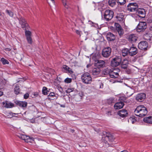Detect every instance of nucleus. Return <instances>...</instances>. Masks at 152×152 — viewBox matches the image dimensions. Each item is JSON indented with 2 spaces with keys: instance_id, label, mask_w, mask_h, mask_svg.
Here are the masks:
<instances>
[{
  "instance_id": "nucleus-1",
  "label": "nucleus",
  "mask_w": 152,
  "mask_h": 152,
  "mask_svg": "<svg viewBox=\"0 0 152 152\" xmlns=\"http://www.w3.org/2000/svg\"><path fill=\"white\" fill-rule=\"evenodd\" d=\"M134 113L136 115L142 117L147 115L148 111L146 107L143 105H140L136 107Z\"/></svg>"
},
{
  "instance_id": "nucleus-2",
  "label": "nucleus",
  "mask_w": 152,
  "mask_h": 152,
  "mask_svg": "<svg viewBox=\"0 0 152 152\" xmlns=\"http://www.w3.org/2000/svg\"><path fill=\"white\" fill-rule=\"evenodd\" d=\"M82 82L86 84H89L92 81V78L89 73L88 72L85 73L81 76Z\"/></svg>"
},
{
  "instance_id": "nucleus-3",
  "label": "nucleus",
  "mask_w": 152,
  "mask_h": 152,
  "mask_svg": "<svg viewBox=\"0 0 152 152\" xmlns=\"http://www.w3.org/2000/svg\"><path fill=\"white\" fill-rule=\"evenodd\" d=\"M113 11L108 9L105 11L104 15V18L106 21H109L113 18Z\"/></svg>"
},
{
  "instance_id": "nucleus-4",
  "label": "nucleus",
  "mask_w": 152,
  "mask_h": 152,
  "mask_svg": "<svg viewBox=\"0 0 152 152\" xmlns=\"http://www.w3.org/2000/svg\"><path fill=\"white\" fill-rule=\"evenodd\" d=\"M102 140L106 144L109 145L108 142H112L113 140V136L110 133H106V136L104 135L102 137Z\"/></svg>"
},
{
  "instance_id": "nucleus-5",
  "label": "nucleus",
  "mask_w": 152,
  "mask_h": 152,
  "mask_svg": "<svg viewBox=\"0 0 152 152\" xmlns=\"http://www.w3.org/2000/svg\"><path fill=\"white\" fill-rule=\"evenodd\" d=\"M19 20V23L20 24L21 26L23 29H26L28 30L30 29V27L28 26L26 20L22 17H19L18 18Z\"/></svg>"
},
{
  "instance_id": "nucleus-6",
  "label": "nucleus",
  "mask_w": 152,
  "mask_h": 152,
  "mask_svg": "<svg viewBox=\"0 0 152 152\" xmlns=\"http://www.w3.org/2000/svg\"><path fill=\"white\" fill-rule=\"evenodd\" d=\"M147 28L146 23L145 22H140L136 28L137 32H141L144 31Z\"/></svg>"
},
{
  "instance_id": "nucleus-7",
  "label": "nucleus",
  "mask_w": 152,
  "mask_h": 152,
  "mask_svg": "<svg viewBox=\"0 0 152 152\" xmlns=\"http://www.w3.org/2000/svg\"><path fill=\"white\" fill-rule=\"evenodd\" d=\"M121 61V58L119 57H116L111 61V66L113 67H116L120 65Z\"/></svg>"
},
{
  "instance_id": "nucleus-8",
  "label": "nucleus",
  "mask_w": 152,
  "mask_h": 152,
  "mask_svg": "<svg viewBox=\"0 0 152 152\" xmlns=\"http://www.w3.org/2000/svg\"><path fill=\"white\" fill-rule=\"evenodd\" d=\"M137 4L136 3H131L127 5L128 10L130 12H134L137 10L138 8Z\"/></svg>"
},
{
  "instance_id": "nucleus-9",
  "label": "nucleus",
  "mask_w": 152,
  "mask_h": 152,
  "mask_svg": "<svg viewBox=\"0 0 152 152\" xmlns=\"http://www.w3.org/2000/svg\"><path fill=\"white\" fill-rule=\"evenodd\" d=\"M111 52V49L109 47L104 48L102 51V56L105 58H108L110 55Z\"/></svg>"
},
{
  "instance_id": "nucleus-10",
  "label": "nucleus",
  "mask_w": 152,
  "mask_h": 152,
  "mask_svg": "<svg viewBox=\"0 0 152 152\" xmlns=\"http://www.w3.org/2000/svg\"><path fill=\"white\" fill-rule=\"evenodd\" d=\"M137 37L135 34H131L127 37V39L129 41L132 43L136 42L137 39Z\"/></svg>"
},
{
  "instance_id": "nucleus-11",
  "label": "nucleus",
  "mask_w": 152,
  "mask_h": 152,
  "mask_svg": "<svg viewBox=\"0 0 152 152\" xmlns=\"http://www.w3.org/2000/svg\"><path fill=\"white\" fill-rule=\"evenodd\" d=\"M138 47L140 49L145 50L148 47L147 42L145 41L141 42L139 43Z\"/></svg>"
},
{
  "instance_id": "nucleus-12",
  "label": "nucleus",
  "mask_w": 152,
  "mask_h": 152,
  "mask_svg": "<svg viewBox=\"0 0 152 152\" xmlns=\"http://www.w3.org/2000/svg\"><path fill=\"white\" fill-rule=\"evenodd\" d=\"M145 94L144 93H140L137 95L136 99L139 102H142L145 98Z\"/></svg>"
},
{
  "instance_id": "nucleus-13",
  "label": "nucleus",
  "mask_w": 152,
  "mask_h": 152,
  "mask_svg": "<svg viewBox=\"0 0 152 152\" xmlns=\"http://www.w3.org/2000/svg\"><path fill=\"white\" fill-rule=\"evenodd\" d=\"M115 26L119 35L121 36L124 33V31L120 25L118 23H115Z\"/></svg>"
},
{
  "instance_id": "nucleus-14",
  "label": "nucleus",
  "mask_w": 152,
  "mask_h": 152,
  "mask_svg": "<svg viewBox=\"0 0 152 152\" xmlns=\"http://www.w3.org/2000/svg\"><path fill=\"white\" fill-rule=\"evenodd\" d=\"M18 136L20 139L24 140L25 142H30L29 140L31 139L29 136L23 134H19Z\"/></svg>"
},
{
  "instance_id": "nucleus-15",
  "label": "nucleus",
  "mask_w": 152,
  "mask_h": 152,
  "mask_svg": "<svg viewBox=\"0 0 152 152\" xmlns=\"http://www.w3.org/2000/svg\"><path fill=\"white\" fill-rule=\"evenodd\" d=\"M118 114L122 118H125L128 115V113L127 110L125 109H123L120 110L118 112Z\"/></svg>"
},
{
  "instance_id": "nucleus-16",
  "label": "nucleus",
  "mask_w": 152,
  "mask_h": 152,
  "mask_svg": "<svg viewBox=\"0 0 152 152\" xmlns=\"http://www.w3.org/2000/svg\"><path fill=\"white\" fill-rule=\"evenodd\" d=\"M95 66L99 67V68L102 67L105 65V62L101 60H96L95 61Z\"/></svg>"
},
{
  "instance_id": "nucleus-17",
  "label": "nucleus",
  "mask_w": 152,
  "mask_h": 152,
  "mask_svg": "<svg viewBox=\"0 0 152 152\" xmlns=\"http://www.w3.org/2000/svg\"><path fill=\"white\" fill-rule=\"evenodd\" d=\"M129 54L130 56H133L136 54L137 53V48L134 47H132L130 48L129 50Z\"/></svg>"
},
{
  "instance_id": "nucleus-18",
  "label": "nucleus",
  "mask_w": 152,
  "mask_h": 152,
  "mask_svg": "<svg viewBox=\"0 0 152 152\" xmlns=\"http://www.w3.org/2000/svg\"><path fill=\"white\" fill-rule=\"evenodd\" d=\"M15 103L17 105L23 107H26L27 104V102H26L19 101H15Z\"/></svg>"
},
{
  "instance_id": "nucleus-19",
  "label": "nucleus",
  "mask_w": 152,
  "mask_h": 152,
  "mask_svg": "<svg viewBox=\"0 0 152 152\" xmlns=\"http://www.w3.org/2000/svg\"><path fill=\"white\" fill-rule=\"evenodd\" d=\"M2 104L3 106L7 108H12L14 107L13 103L7 101L3 102Z\"/></svg>"
},
{
  "instance_id": "nucleus-20",
  "label": "nucleus",
  "mask_w": 152,
  "mask_h": 152,
  "mask_svg": "<svg viewBox=\"0 0 152 152\" xmlns=\"http://www.w3.org/2000/svg\"><path fill=\"white\" fill-rule=\"evenodd\" d=\"M106 37L108 40L109 41H113L115 39V36L110 32H108L107 33Z\"/></svg>"
},
{
  "instance_id": "nucleus-21",
  "label": "nucleus",
  "mask_w": 152,
  "mask_h": 152,
  "mask_svg": "<svg viewBox=\"0 0 152 152\" xmlns=\"http://www.w3.org/2000/svg\"><path fill=\"white\" fill-rule=\"evenodd\" d=\"M124 105L123 102H118L116 103L114 105V107L115 109H119L122 108Z\"/></svg>"
},
{
  "instance_id": "nucleus-22",
  "label": "nucleus",
  "mask_w": 152,
  "mask_h": 152,
  "mask_svg": "<svg viewBox=\"0 0 152 152\" xmlns=\"http://www.w3.org/2000/svg\"><path fill=\"white\" fill-rule=\"evenodd\" d=\"M116 18L117 20L120 22H124V16L122 14H118Z\"/></svg>"
},
{
  "instance_id": "nucleus-23",
  "label": "nucleus",
  "mask_w": 152,
  "mask_h": 152,
  "mask_svg": "<svg viewBox=\"0 0 152 152\" xmlns=\"http://www.w3.org/2000/svg\"><path fill=\"white\" fill-rule=\"evenodd\" d=\"M101 69L99 68H94L92 70V73L94 75H100Z\"/></svg>"
},
{
  "instance_id": "nucleus-24",
  "label": "nucleus",
  "mask_w": 152,
  "mask_h": 152,
  "mask_svg": "<svg viewBox=\"0 0 152 152\" xmlns=\"http://www.w3.org/2000/svg\"><path fill=\"white\" fill-rule=\"evenodd\" d=\"M115 70L111 71L110 73L109 76L110 77L112 78H117L119 76L118 73L116 72Z\"/></svg>"
},
{
  "instance_id": "nucleus-25",
  "label": "nucleus",
  "mask_w": 152,
  "mask_h": 152,
  "mask_svg": "<svg viewBox=\"0 0 152 152\" xmlns=\"http://www.w3.org/2000/svg\"><path fill=\"white\" fill-rule=\"evenodd\" d=\"M62 68L66 71V72H68L70 74H72L73 72L72 69L66 65H63Z\"/></svg>"
},
{
  "instance_id": "nucleus-26",
  "label": "nucleus",
  "mask_w": 152,
  "mask_h": 152,
  "mask_svg": "<svg viewBox=\"0 0 152 152\" xmlns=\"http://www.w3.org/2000/svg\"><path fill=\"white\" fill-rule=\"evenodd\" d=\"M143 121L145 122L152 124V116H149L145 118Z\"/></svg>"
},
{
  "instance_id": "nucleus-27",
  "label": "nucleus",
  "mask_w": 152,
  "mask_h": 152,
  "mask_svg": "<svg viewBox=\"0 0 152 152\" xmlns=\"http://www.w3.org/2000/svg\"><path fill=\"white\" fill-rule=\"evenodd\" d=\"M108 3L109 5L112 7H114L116 5V2L115 0H109Z\"/></svg>"
},
{
  "instance_id": "nucleus-28",
  "label": "nucleus",
  "mask_w": 152,
  "mask_h": 152,
  "mask_svg": "<svg viewBox=\"0 0 152 152\" xmlns=\"http://www.w3.org/2000/svg\"><path fill=\"white\" fill-rule=\"evenodd\" d=\"M129 53V50L127 48L124 49L122 51V55L124 57L127 55Z\"/></svg>"
},
{
  "instance_id": "nucleus-29",
  "label": "nucleus",
  "mask_w": 152,
  "mask_h": 152,
  "mask_svg": "<svg viewBox=\"0 0 152 152\" xmlns=\"http://www.w3.org/2000/svg\"><path fill=\"white\" fill-rule=\"evenodd\" d=\"M111 71L110 69L108 68H106L103 69L102 71V74L104 75H107V74L109 75Z\"/></svg>"
},
{
  "instance_id": "nucleus-30",
  "label": "nucleus",
  "mask_w": 152,
  "mask_h": 152,
  "mask_svg": "<svg viewBox=\"0 0 152 152\" xmlns=\"http://www.w3.org/2000/svg\"><path fill=\"white\" fill-rule=\"evenodd\" d=\"M138 14L140 15L145 16V11L144 9H140L137 10Z\"/></svg>"
},
{
  "instance_id": "nucleus-31",
  "label": "nucleus",
  "mask_w": 152,
  "mask_h": 152,
  "mask_svg": "<svg viewBox=\"0 0 152 152\" xmlns=\"http://www.w3.org/2000/svg\"><path fill=\"white\" fill-rule=\"evenodd\" d=\"M25 30V35L26 37H31V31L27 30V28H26V29H24Z\"/></svg>"
},
{
  "instance_id": "nucleus-32",
  "label": "nucleus",
  "mask_w": 152,
  "mask_h": 152,
  "mask_svg": "<svg viewBox=\"0 0 152 152\" xmlns=\"http://www.w3.org/2000/svg\"><path fill=\"white\" fill-rule=\"evenodd\" d=\"M6 12L10 17H13V16H14V13H13V12H12L11 11L8 10H6Z\"/></svg>"
},
{
  "instance_id": "nucleus-33",
  "label": "nucleus",
  "mask_w": 152,
  "mask_h": 152,
  "mask_svg": "<svg viewBox=\"0 0 152 152\" xmlns=\"http://www.w3.org/2000/svg\"><path fill=\"white\" fill-rule=\"evenodd\" d=\"M128 63L127 62H123L121 66L122 68L125 69L127 68L128 66Z\"/></svg>"
},
{
  "instance_id": "nucleus-34",
  "label": "nucleus",
  "mask_w": 152,
  "mask_h": 152,
  "mask_svg": "<svg viewBox=\"0 0 152 152\" xmlns=\"http://www.w3.org/2000/svg\"><path fill=\"white\" fill-rule=\"evenodd\" d=\"M48 91L47 90V88L45 87H43L42 89V94L44 95L48 94Z\"/></svg>"
},
{
  "instance_id": "nucleus-35",
  "label": "nucleus",
  "mask_w": 152,
  "mask_h": 152,
  "mask_svg": "<svg viewBox=\"0 0 152 152\" xmlns=\"http://www.w3.org/2000/svg\"><path fill=\"white\" fill-rule=\"evenodd\" d=\"M15 92V94H18L19 93L20 89L19 86H16L14 88Z\"/></svg>"
},
{
  "instance_id": "nucleus-36",
  "label": "nucleus",
  "mask_w": 152,
  "mask_h": 152,
  "mask_svg": "<svg viewBox=\"0 0 152 152\" xmlns=\"http://www.w3.org/2000/svg\"><path fill=\"white\" fill-rule=\"evenodd\" d=\"M47 1L50 6L55 5V3L54 0H47Z\"/></svg>"
},
{
  "instance_id": "nucleus-37",
  "label": "nucleus",
  "mask_w": 152,
  "mask_h": 152,
  "mask_svg": "<svg viewBox=\"0 0 152 152\" xmlns=\"http://www.w3.org/2000/svg\"><path fill=\"white\" fill-rule=\"evenodd\" d=\"M1 61L2 62V63L4 65L6 64H9V62L7 60L3 58H1Z\"/></svg>"
},
{
  "instance_id": "nucleus-38",
  "label": "nucleus",
  "mask_w": 152,
  "mask_h": 152,
  "mask_svg": "<svg viewBox=\"0 0 152 152\" xmlns=\"http://www.w3.org/2000/svg\"><path fill=\"white\" fill-rule=\"evenodd\" d=\"M62 1L63 5L65 8L66 9H68V8L69 6L68 5V3L66 0H62Z\"/></svg>"
},
{
  "instance_id": "nucleus-39",
  "label": "nucleus",
  "mask_w": 152,
  "mask_h": 152,
  "mask_svg": "<svg viewBox=\"0 0 152 152\" xmlns=\"http://www.w3.org/2000/svg\"><path fill=\"white\" fill-rule=\"evenodd\" d=\"M26 37L28 42L30 44H31L32 42V41L31 36Z\"/></svg>"
},
{
  "instance_id": "nucleus-40",
  "label": "nucleus",
  "mask_w": 152,
  "mask_h": 152,
  "mask_svg": "<svg viewBox=\"0 0 152 152\" xmlns=\"http://www.w3.org/2000/svg\"><path fill=\"white\" fill-rule=\"evenodd\" d=\"M98 85L99 88H102L103 87V84L102 83V81L100 80L98 81Z\"/></svg>"
},
{
  "instance_id": "nucleus-41",
  "label": "nucleus",
  "mask_w": 152,
  "mask_h": 152,
  "mask_svg": "<svg viewBox=\"0 0 152 152\" xmlns=\"http://www.w3.org/2000/svg\"><path fill=\"white\" fill-rule=\"evenodd\" d=\"M72 79L71 78H67L64 80V82L66 83H70L72 82Z\"/></svg>"
},
{
  "instance_id": "nucleus-42",
  "label": "nucleus",
  "mask_w": 152,
  "mask_h": 152,
  "mask_svg": "<svg viewBox=\"0 0 152 152\" xmlns=\"http://www.w3.org/2000/svg\"><path fill=\"white\" fill-rule=\"evenodd\" d=\"M74 90V88H68L67 89L66 91V92L67 93H69L72 92Z\"/></svg>"
},
{
  "instance_id": "nucleus-43",
  "label": "nucleus",
  "mask_w": 152,
  "mask_h": 152,
  "mask_svg": "<svg viewBox=\"0 0 152 152\" xmlns=\"http://www.w3.org/2000/svg\"><path fill=\"white\" fill-rule=\"evenodd\" d=\"M29 96V95L28 94L26 93L24 94V98L25 99H27L28 98Z\"/></svg>"
},
{
  "instance_id": "nucleus-44",
  "label": "nucleus",
  "mask_w": 152,
  "mask_h": 152,
  "mask_svg": "<svg viewBox=\"0 0 152 152\" xmlns=\"http://www.w3.org/2000/svg\"><path fill=\"white\" fill-rule=\"evenodd\" d=\"M130 120L131 121L132 124H134L136 121L135 119L132 118H130Z\"/></svg>"
},
{
  "instance_id": "nucleus-45",
  "label": "nucleus",
  "mask_w": 152,
  "mask_h": 152,
  "mask_svg": "<svg viewBox=\"0 0 152 152\" xmlns=\"http://www.w3.org/2000/svg\"><path fill=\"white\" fill-rule=\"evenodd\" d=\"M79 96L81 97H83L84 96V93L82 91H80L78 94Z\"/></svg>"
},
{
  "instance_id": "nucleus-46",
  "label": "nucleus",
  "mask_w": 152,
  "mask_h": 152,
  "mask_svg": "<svg viewBox=\"0 0 152 152\" xmlns=\"http://www.w3.org/2000/svg\"><path fill=\"white\" fill-rule=\"evenodd\" d=\"M55 96V94L53 92H51L50 93L49 95H48V96L53 97Z\"/></svg>"
},
{
  "instance_id": "nucleus-47",
  "label": "nucleus",
  "mask_w": 152,
  "mask_h": 152,
  "mask_svg": "<svg viewBox=\"0 0 152 152\" xmlns=\"http://www.w3.org/2000/svg\"><path fill=\"white\" fill-rule=\"evenodd\" d=\"M75 31L77 34L79 35L80 36L81 31L78 30H76Z\"/></svg>"
},
{
  "instance_id": "nucleus-48",
  "label": "nucleus",
  "mask_w": 152,
  "mask_h": 152,
  "mask_svg": "<svg viewBox=\"0 0 152 152\" xmlns=\"http://www.w3.org/2000/svg\"><path fill=\"white\" fill-rule=\"evenodd\" d=\"M5 50L6 51H10L11 50V49L10 48H5Z\"/></svg>"
},
{
  "instance_id": "nucleus-49",
  "label": "nucleus",
  "mask_w": 152,
  "mask_h": 152,
  "mask_svg": "<svg viewBox=\"0 0 152 152\" xmlns=\"http://www.w3.org/2000/svg\"><path fill=\"white\" fill-rule=\"evenodd\" d=\"M146 39L148 41H150L151 40H152V37H151L148 39Z\"/></svg>"
},
{
  "instance_id": "nucleus-50",
  "label": "nucleus",
  "mask_w": 152,
  "mask_h": 152,
  "mask_svg": "<svg viewBox=\"0 0 152 152\" xmlns=\"http://www.w3.org/2000/svg\"><path fill=\"white\" fill-rule=\"evenodd\" d=\"M3 94V92L2 91H0V96H1Z\"/></svg>"
},
{
  "instance_id": "nucleus-51",
  "label": "nucleus",
  "mask_w": 152,
  "mask_h": 152,
  "mask_svg": "<svg viewBox=\"0 0 152 152\" xmlns=\"http://www.w3.org/2000/svg\"><path fill=\"white\" fill-rule=\"evenodd\" d=\"M34 95L35 96H37L38 95V94L37 93H34Z\"/></svg>"
},
{
  "instance_id": "nucleus-52",
  "label": "nucleus",
  "mask_w": 152,
  "mask_h": 152,
  "mask_svg": "<svg viewBox=\"0 0 152 152\" xmlns=\"http://www.w3.org/2000/svg\"><path fill=\"white\" fill-rule=\"evenodd\" d=\"M108 115H111V112H110V111H108Z\"/></svg>"
},
{
  "instance_id": "nucleus-53",
  "label": "nucleus",
  "mask_w": 152,
  "mask_h": 152,
  "mask_svg": "<svg viewBox=\"0 0 152 152\" xmlns=\"http://www.w3.org/2000/svg\"><path fill=\"white\" fill-rule=\"evenodd\" d=\"M121 152H127V151H123Z\"/></svg>"
},
{
  "instance_id": "nucleus-54",
  "label": "nucleus",
  "mask_w": 152,
  "mask_h": 152,
  "mask_svg": "<svg viewBox=\"0 0 152 152\" xmlns=\"http://www.w3.org/2000/svg\"><path fill=\"white\" fill-rule=\"evenodd\" d=\"M149 35V34H146V35H145V36H146V37H147V36H148V35Z\"/></svg>"
},
{
  "instance_id": "nucleus-55",
  "label": "nucleus",
  "mask_w": 152,
  "mask_h": 152,
  "mask_svg": "<svg viewBox=\"0 0 152 152\" xmlns=\"http://www.w3.org/2000/svg\"><path fill=\"white\" fill-rule=\"evenodd\" d=\"M115 81H114L113 82V83H114Z\"/></svg>"
}]
</instances>
